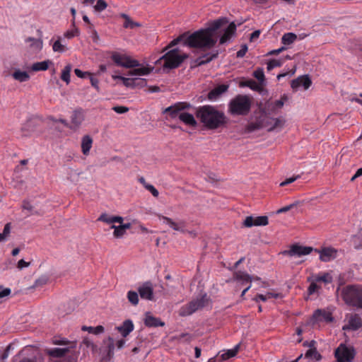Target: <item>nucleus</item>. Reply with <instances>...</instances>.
I'll return each instance as SVG.
<instances>
[{"label": "nucleus", "mask_w": 362, "mask_h": 362, "mask_svg": "<svg viewBox=\"0 0 362 362\" xmlns=\"http://www.w3.org/2000/svg\"><path fill=\"white\" fill-rule=\"evenodd\" d=\"M134 324L131 320H124L120 326L116 327L122 337H127L134 329Z\"/></svg>", "instance_id": "5701e85b"}, {"label": "nucleus", "mask_w": 362, "mask_h": 362, "mask_svg": "<svg viewBox=\"0 0 362 362\" xmlns=\"http://www.w3.org/2000/svg\"><path fill=\"white\" fill-rule=\"evenodd\" d=\"M159 220L163 221V223L168 225L170 228L175 231H179L185 233L186 221L185 220H179L176 221L169 217L160 215Z\"/></svg>", "instance_id": "9b49d317"}, {"label": "nucleus", "mask_w": 362, "mask_h": 362, "mask_svg": "<svg viewBox=\"0 0 362 362\" xmlns=\"http://www.w3.org/2000/svg\"><path fill=\"white\" fill-rule=\"evenodd\" d=\"M228 23L227 18H220L209 23L208 27L200 29L187 36L186 34L180 35L172 40L163 49V52L175 46L183 41V45L189 47L198 48L202 50L209 49L214 47L219 37V44L224 45L231 40L235 35L237 26L234 22Z\"/></svg>", "instance_id": "f257e3e1"}, {"label": "nucleus", "mask_w": 362, "mask_h": 362, "mask_svg": "<svg viewBox=\"0 0 362 362\" xmlns=\"http://www.w3.org/2000/svg\"><path fill=\"white\" fill-rule=\"evenodd\" d=\"M53 344H56V345L70 344V346L69 347V348H70V349H74L76 346V341L70 342L69 340H67L66 339H55V340L53 341Z\"/></svg>", "instance_id": "49530a36"}, {"label": "nucleus", "mask_w": 362, "mask_h": 362, "mask_svg": "<svg viewBox=\"0 0 362 362\" xmlns=\"http://www.w3.org/2000/svg\"><path fill=\"white\" fill-rule=\"evenodd\" d=\"M252 100L247 95H238L229 102L228 113L232 116H245L251 109Z\"/></svg>", "instance_id": "7ed1b4c3"}, {"label": "nucleus", "mask_w": 362, "mask_h": 362, "mask_svg": "<svg viewBox=\"0 0 362 362\" xmlns=\"http://www.w3.org/2000/svg\"><path fill=\"white\" fill-rule=\"evenodd\" d=\"M288 97L286 94H284L279 100L274 103H268L266 106L268 113H275L277 110L283 107L285 102L288 101Z\"/></svg>", "instance_id": "6ab92c4d"}, {"label": "nucleus", "mask_w": 362, "mask_h": 362, "mask_svg": "<svg viewBox=\"0 0 362 362\" xmlns=\"http://www.w3.org/2000/svg\"><path fill=\"white\" fill-rule=\"evenodd\" d=\"M341 296L346 304L362 309V286L348 285L341 289Z\"/></svg>", "instance_id": "20e7f679"}, {"label": "nucleus", "mask_w": 362, "mask_h": 362, "mask_svg": "<svg viewBox=\"0 0 362 362\" xmlns=\"http://www.w3.org/2000/svg\"><path fill=\"white\" fill-rule=\"evenodd\" d=\"M247 51V46L246 45H243L241 46L240 49L237 52V54H236L237 57H238V58L243 57L245 55Z\"/></svg>", "instance_id": "0e129e2a"}, {"label": "nucleus", "mask_w": 362, "mask_h": 362, "mask_svg": "<svg viewBox=\"0 0 362 362\" xmlns=\"http://www.w3.org/2000/svg\"><path fill=\"white\" fill-rule=\"evenodd\" d=\"M90 76V83H91L92 86H93L96 89L97 91H100L98 79L93 77L91 74H90V76Z\"/></svg>", "instance_id": "680f3d73"}, {"label": "nucleus", "mask_w": 362, "mask_h": 362, "mask_svg": "<svg viewBox=\"0 0 362 362\" xmlns=\"http://www.w3.org/2000/svg\"><path fill=\"white\" fill-rule=\"evenodd\" d=\"M297 39V35L293 33H285L281 37V42L284 45H289Z\"/></svg>", "instance_id": "4c0bfd02"}, {"label": "nucleus", "mask_w": 362, "mask_h": 362, "mask_svg": "<svg viewBox=\"0 0 362 362\" xmlns=\"http://www.w3.org/2000/svg\"><path fill=\"white\" fill-rule=\"evenodd\" d=\"M281 66V62L277 59H272L267 63V70L271 71L275 67H279Z\"/></svg>", "instance_id": "864d4df0"}, {"label": "nucleus", "mask_w": 362, "mask_h": 362, "mask_svg": "<svg viewBox=\"0 0 362 362\" xmlns=\"http://www.w3.org/2000/svg\"><path fill=\"white\" fill-rule=\"evenodd\" d=\"M123 84L127 88H143L146 86L147 82L145 78H123Z\"/></svg>", "instance_id": "f3484780"}, {"label": "nucleus", "mask_w": 362, "mask_h": 362, "mask_svg": "<svg viewBox=\"0 0 362 362\" xmlns=\"http://www.w3.org/2000/svg\"><path fill=\"white\" fill-rule=\"evenodd\" d=\"M70 351V348H54L46 349L45 353L54 358H61Z\"/></svg>", "instance_id": "a878e982"}, {"label": "nucleus", "mask_w": 362, "mask_h": 362, "mask_svg": "<svg viewBox=\"0 0 362 362\" xmlns=\"http://www.w3.org/2000/svg\"><path fill=\"white\" fill-rule=\"evenodd\" d=\"M81 329L83 331H88L89 333H92L94 334H99L103 332H104V327L102 325H98L95 327H88V326H83Z\"/></svg>", "instance_id": "a19ab883"}, {"label": "nucleus", "mask_w": 362, "mask_h": 362, "mask_svg": "<svg viewBox=\"0 0 362 362\" xmlns=\"http://www.w3.org/2000/svg\"><path fill=\"white\" fill-rule=\"evenodd\" d=\"M337 362H352L356 356V351L353 346H348L341 344L334 351Z\"/></svg>", "instance_id": "0eeeda50"}, {"label": "nucleus", "mask_w": 362, "mask_h": 362, "mask_svg": "<svg viewBox=\"0 0 362 362\" xmlns=\"http://www.w3.org/2000/svg\"><path fill=\"white\" fill-rule=\"evenodd\" d=\"M262 121L266 122L267 126H264L268 132H273L275 130H281L285 125L286 119L283 117H269L267 116H262Z\"/></svg>", "instance_id": "9d476101"}, {"label": "nucleus", "mask_w": 362, "mask_h": 362, "mask_svg": "<svg viewBox=\"0 0 362 362\" xmlns=\"http://www.w3.org/2000/svg\"><path fill=\"white\" fill-rule=\"evenodd\" d=\"M83 115L81 110H74L71 116L70 129H76L78 128L83 121Z\"/></svg>", "instance_id": "4be33fe9"}, {"label": "nucleus", "mask_w": 362, "mask_h": 362, "mask_svg": "<svg viewBox=\"0 0 362 362\" xmlns=\"http://www.w3.org/2000/svg\"><path fill=\"white\" fill-rule=\"evenodd\" d=\"M348 329L356 330L362 326V320L361 317L357 315H351L349 318Z\"/></svg>", "instance_id": "bb28decb"}, {"label": "nucleus", "mask_w": 362, "mask_h": 362, "mask_svg": "<svg viewBox=\"0 0 362 362\" xmlns=\"http://www.w3.org/2000/svg\"><path fill=\"white\" fill-rule=\"evenodd\" d=\"M267 122L262 121V116L258 117L256 121L249 123L245 128V133H251L257 130L264 129L267 126Z\"/></svg>", "instance_id": "aec40b11"}, {"label": "nucleus", "mask_w": 362, "mask_h": 362, "mask_svg": "<svg viewBox=\"0 0 362 362\" xmlns=\"http://www.w3.org/2000/svg\"><path fill=\"white\" fill-rule=\"evenodd\" d=\"M78 35V30L77 28L74 29V30H68L64 33V37L71 39L74 37V36H76Z\"/></svg>", "instance_id": "e2e57ef3"}, {"label": "nucleus", "mask_w": 362, "mask_h": 362, "mask_svg": "<svg viewBox=\"0 0 362 362\" xmlns=\"http://www.w3.org/2000/svg\"><path fill=\"white\" fill-rule=\"evenodd\" d=\"M91 37L95 43H98L100 41V37L98 32L93 28V25H90Z\"/></svg>", "instance_id": "4d7b16f0"}, {"label": "nucleus", "mask_w": 362, "mask_h": 362, "mask_svg": "<svg viewBox=\"0 0 362 362\" xmlns=\"http://www.w3.org/2000/svg\"><path fill=\"white\" fill-rule=\"evenodd\" d=\"M139 293L135 291H129L127 294L129 303L133 306H136L139 304Z\"/></svg>", "instance_id": "f704fd0d"}, {"label": "nucleus", "mask_w": 362, "mask_h": 362, "mask_svg": "<svg viewBox=\"0 0 362 362\" xmlns=\"http://www.w3.org/2000/svg\"><path fill=\"white\" fill-rule=\"evenodd\" d=\"M120 16L124 19V23L123 24L124 28L134 29L135 28L141 27V25L138 23L134 21L127 14L121 13Z\"/></svg>", "instance_id": "2f4dec72"}, {"label": "nucleus", "mask_w": 362, "mask_h": 362, "mask_svg": "<svg viewBox=\"0 0 362 362\" xmlns=\"http://www.w3.org/2000/svg\"><path fill=\"white\" fill-rule=\"evenodd\" d=\"M196 117L207 129H217L228 124L225 113L215 106L203 105L196 111Z\"/></svg>", "instance_id": "f03ea898"}, {"label": "nucleus", "mask_w": 362, "mask_h": 362, "mask_svg": "<svg viewBox=\"0 0 362 362\" xmlns=\"http://www.w3.org/2000/svg\"><path fill=\"white\" fill-rule=\"evenodd\" d=\"M112 110L118 114L126 113L129 111V108L125 106H114Z\"/></svg>", "instance_id": "13d9d810"}, {"label": "nucleus", "mask_w": 362, "mask_h": 362, "mask_svg": "<svg viewBox=\"0 0 362 362\" xmlns=\"http://www.w3.org/2000/svg\"><path fill=\"white\" fill-rule=\"evenodd\" d=\"M71 70V66L70 64H67L64 69L62 70L61 78L62 81H65L66 84L70 83V72Z\"/></svg>", "instance_id": "79ce46f5"}, {"label": "nucleus", "mask_w": 362, "mask_h": 362, "mask_svg": "<svg viewBox=\"0 0 362 362\" xmlns=\"http://www.w3.org/2000/svg\"><path fill=\"white\" fill-rule=\"evenodd\" d=\"M93 139L89 135H85L81 139V151L83 155L87 156L89 154L90 150L92 147Z\"/></svg>", "instance_id": "cd10ccee"}, {"label": "nucleus", "mask_w": 362, "mask_h": 362, "mask_svg": "<svg viewBox=\"0 0 362 362\" xmlns=\"http://www.w3.org/2000/svg\"><path fill=\"white\" fill-rule=\"evenodd\" d=\"M147 190H148L153 197H158L159 195L158 191L152 185H146L145 187Z\"/></svg>", "instance_id": "052dcab7"}, {"label": "nucleus", "mask_w": 362, "mask_h": 362, "mask_svg": "<svg viewBox=\"0 0 362 362\" xmlns=\"http://www.w3.org/2000/svg\"><path fill=\"white\" fill-rule=\"evenodd\" d=\"M144 325L148 327H163L165 322L161 321L160 318L153 316L150 313L145 314Z\"/></svg>", "instance_id": "412c9836"}, {"label": "nucleus", "mask_w": 362, "mask_h": 362, "mask_svg": "<svg viewBox=\"0 0 362 362\" xmlns=\"http://www.w3.org/2000/svg\"><path fill=\"white\" fill-rule=\"evenodd\" d=\"M49 281V276L46 274H43L40 276L38 279H37L34 283V284L30 287V288H35L38 287H42L44 285L47 284Z\"/></svg>", "instance_id": "58836bf2"}, {"label": "nucleus", "mask_w": 362, "mask_h": 362, "mask_svg": "<svg viewBox=\"0 0 362 362\" xmlns=\"http://www.w3.org/2000/svg\"><path fill=\"white\" fill-rule=\"evenodd\" d=\"M138 293L142 299L153 300V286L151 281H145L138 287Z\"/></svg>", "instance_id": "f8f14e48"}, {"label": "nucleus", "mask_w": 362, "mask_h": 362, "mask_svg": "<svg viewBox=\"0 0 362 362\" xmlns=\"http://www.w3.org/2000/svg\"><path fill=\"white\" fill-rule=\"evenodd\" d=\"M229 86L226 84H221L216 86L209 93V99L211 100H216L221 94L226 92Z\"/></svg>", "instance_id": "b1692460"}, {"label": "nucleus", "mask_w": 362, "mask_h": 362, "mask_svg": "<svg viewBox=\"0 0 362 362\" xmlns=\"http://www.w3.org/2000/svg\"><path fill=\"white\" fill-rule=\"evenodd\" d=\"M269 223V219L267 216H260L254 217L249 216L243 221V226L246 228L252 226H265Z\"/></svg>", "instance_id": "ddd939ff"}, {"label": "nucleus", "mask_w": 362, "mask_h": 362, "mask_svg": "<svg viewBox=\"0 0 362 362\" xmlns=\"http://www.w3.org/2000/svg\"><path fill=\"white\" fill-rule=\"evenodd\" d=\"M281 296V294L279 293H273V292H267L266 294H257L253 300L256 302H258L259 300L262 301H266L268 299H270L272 298H278Z\"/></svg>", "instance_id": "72a5a7b5"}, {"label": "nucleus", "mask_w": 362, "mask_h": 362, "mask_svg": "<svg viewBox=\"0 0 362 362\" xmlns=\"http://www.w3.org/2000/svg\"><path fill=\"white\" fill-rule=\"evenodd\" d=\"M209 299L206 294L192 300L187 305L183 306L180 310V315L181 316H187L194 313L197 310L208 305Z\"/></svg>", "instance_id": "423d86ee"}, {"label": "nucleus", "mask_w": 362, "mask_h": 362, "mask_svg": "<svg viewBox=\"0 0 362 362\" xmlns=\"http://www.w3.org/2000/svg\"><path fill=\"white\" fill-rule=\"evenodd\" d=\"M25 42H30V47L34 50L40 51L42 48V41L40 39L30 37L25 39Z\"/></svg>", "instance_id": "c9c22d12"}, {"label": "nucleus", "mask_w": 362, "mask_h": 362, "mask_svg": "<svg viewBox=\"0 0 362 362\" xmlns=\"http://www.w3.org/2000/svg\"><path fill=\"white\" fill-rule=\"evenodd\" d=\"M239 349V345H237L234 349L228 350L227 352L221 355V358L223 360H227L230 358H232L236 355Z\"/></svg>", "instance_id": "a18cd8bd"}, {"label": "nucleus", "mask_w": 362, "mask_h": 362, "mask_svg": "<svg viewBox=\"0 0 362 362\" xmlns=\"http://www.w3.org/2000/svg\"><path fill=\"white\" fill-rule=\"evenodd\" d=\"M12 77L18 82L23 83L29 81L30 75L27 71H21L20 69H16L12 74Z\"/></svg>", "instance_id": "7c9ffc66"}, {"label": "nucleus", "mask_w": 362, "mask_h": 362, "mask_svg": "<svg viewBox=\"0 0 362 362\" xmlns=\"http://www.w3.org/2000/svg\"><path fill=\"white\" fill-rule=\"evenodd\" d=\"M305 356L306 358H314L316 361H320L322 358V356L320 355V353H318V351H317V349L315 347L310 348V349H308L306 351Z\"/></svg>", "instance_id": "c03bdc74"}, {"label": "nucleus", "mask_w": 362, "mask_h": 362, "mask_svg": "<svg viewBox=\"0 0 362 362\" xmlns=\"http://www.w3.org/2000/svg\"><path fill=\"white\" fill-rule=\"evenodd\" d=\"M52 49L54 52L62 53L66 50L65 45H63L61 42V39L59 37L58 40H56L52 45Z\"/></svg>", "instance_id": "37998d69"}, {"label": "nucleus", "mask_w": 362, "mask_h": 362, "mask_svg": "<svg viewBox=\"0 0 362 362\" xmlns=\"http://www.w3.org/2000/svg\"><path fill=\"white\" fill-rule=\"evenodd\" d=\"M189 55L187 54H180L178 48H174L168 51L165 54L160 57L156 64L164 61L163 64V69H174L179 67L185 59H187Z\"/></svg>", "instance_id": "39448f33"}, {"label": "nucleus", "mask_w": 362, "mask_h": 362, "mask_svg": "<svg viewBox=\"0 0 362 362\" xmlns=\"http://www.w3.org/2000/svg\"><path fill=\"white\" fill-rule=\"evenodd\" d=\"M51 62L49 60L36 62L32 65L31 69L34 71H46L49 68V64Z\"/></svg>", "instance_id": "e433bc0d"}, {"label": "nucleus", "mask_w": 362, "mask_h": 362, "mask_svg": "<svg viewBox=\"0 0 362 362\" xmlns=\"http://www.w3.org/2000/svg\"><path fill=\"white\" fill-rule=\"evenodd\" d=\"M299 177H300L299 175H297L295 177L287 178L286 180H284V182L280 183V186L284 187L288 184H291V183L293 182L294 181H296Z\"/></svg>", "instance_id": "338daca9"}, {"label": "nucleus", "mask_w": 362, "mask_h": 362, "mask_svg": "<svg viewBox=\"0 0 362 362\" xmlns=\"http://www.w3.org/2000/svg\"><path fill=\"white\" fill-rule=\"evenodd\" d=\"M74 73L78 78H83L86 77V76H90V72L82 71L81 70H80L78 69H76L74 70Z\"/></svg>", "instance_id": "69168bd1"}, {"label": "nucleus", "mask_w": 362, "mask_h": 362, "mask_svg": "<svg viewBox=\"0 0 362 362\" xmlns=\"http://www.w3.org/2000/svg\"><path fill=\"white\" fill-rule=\"evenodd\" d=\"M111 59L117 66L127 69L138 67L140 66L139 61L133 59L126 54H121L117 52L112 53Z\"/></svg>", "instance_id": "6e6552de"}, {"label": "nucleus", "mask_w": 362, "mask_h": 362, "mask_svg": "<svg viewBox=\"0 0 362 362\" xmlns=\"http://www.w3.org/2000/svg\"><path fill=\"white\" fill-rule=\"evenodd\" d=\"M153 66L134 67V69L128 71L127 75L133 76H146L151 74L153 70Z\"/></svg>", "instance_id": "393cba45"}, {"label": "nucleus", "mask_w": 362, "mask_h": 362, "mask_svg": "<svg viewBox=\"0 0 362 362\" xmlns=\"http://www.w3.org/2000/svg\"><path fill=\"white\" fill-rule=\"evenodd\" d=\"M319 288V286L316 283H311L308 287V292L309 295L313 294L317 289Z\"/></svg>", "instance_id": "774afa93"}, {"label": "nucleus", "mask_w": 362, "mask_h": 362, "mask_svg": "<svg viewBox=\"0 0 362 362\" xmlns=\"http://www.w3.org/2000/svg\"><path fill=\"white\" fill-rule=\"evenodd\" d=\"M311 84L312 81L310 77L308 75H304L293 80L291 81V86L294 90L298 88L300 86H303L305 90H307L309 88Z\"/></svg>", "instance_id": "dca6fc26"}, {"label": "nucleus", "mask_w": 362, "mask_h": 362, "mask_svg": "<svg viewBox=\"0 0 362 362\" xmlns=\"http://www.w3.org/2000/svg\"><path fill=\"white\" fill-rule=\"evenodd\" d=\"M107 6V4L105 0H98L94 8L96 11L101 12L104 11Z\"/></svg>", "instance_id": "8fccbe9b"}, {"label": "nucleus", "mask_w": 362, "mask_h": 362, "mask_svg": "<svg viewBox=\"0 0 362 362\" xmlns=\"http://www.w3.org/2000/svg\"><path fill=\"white\" fill-rule=\"evenodd\" d=\"M313 250L314 249L312 247L294 244L291 245L289 250H284L281 253L284 255H288L290 257H301L310 254Z\"/></svg>", "instance_id": "1a4fd4ad"}, {"label": "nucleus", "mask_w": 362, "mask_h": 362, "mask_svg": "<svg viewBox=\"0 0 362 362\" xmlns=\"http://www.w3.org/2000/svg\"><path fill=\"white\" fill-rule=\"evenodd\" d=\"M104 342L107 343V356L109 359H111L114 356V349H115L114 339L112 337H109L107 338V341H105Z\"/></svg>", "instance_id": "ea45409f"}, {"label": "nucleus", "mask_w": 362, "mask_h": 362, "mask_svg": "<svg viewBox=\"0 0 362 362\" xmlns=\"http://www.w3.org/2000/svg\"><path fill=\"white\" fill-rule=\"evenodd\" d=\"M315 251L320 254V259L322 262H329L337 257V250L329 247H323L321 250L315 249Z\"/></svg>", "instance_id": "2eb2a0df"}, {"label": "nucleus", "mask_w": 362, "mask_h": 362, "mask_svg": "<svg viewBox=\"0 0 362 362\" xmlns=\"http://www.w3.org/2000/svg\"><path fill=\"white\" fill-rule=\"evenodd\" d=\"M218 55V52L216 51L213 53H208L199 57L193 61L192 67L199 66L206 64L209 63L214 59H216Z\"/></svg>", "instance_id": "a211bd4d"}, {"label": "nucleus", "mask_w": 362, "mask_h": 362, "mask_svg": "<svg viewBox=\"0 0 362 362\" xmlns=\"http://www.w3.org/2000/svg\"><path fill=\"white\" fill-rule=\"evenodd\" d=\"M313 317L319 321L325 320L326 322H332L333 320L330 313L321 310H317L313 314Z\"/></svg>", "instance_id": "c756f323"}, {"label": "nucleus", "mask_w": 362, "mask_h": 362, "mask_svg": "<svg viewBox=\"0 0 362 362\" xmlns=\"http://www.w3.org/2000/svg\"><path fill=\"white\" fill-rule=\"evenodd\" d=\"M242 86L250 87L252 90H258L259 88V85L253 80L247 81L242 83Z\"/></svg>", "instance_id": "6e6d98bb"}, {"label": "nucleus", "mask_w": 362, "mask_h": 362, "mask_svg": "<svg viewBox=\"0 0 362 362\" xmlns=\"http://www.w3.org/2000/svg\"><path fill=\"white\" fill-rule=\"evenodd\" d=\"M316 281H323L325 283H329L332 281V277L328 274H325L322 276L317 277Z\"/></svg>", "instance_id": "bf43d9fd"}, {"label": "nucleus", "mask_w": 362, "mask_h": 362, "mask_svg": "<svg viewBox=\"0 0 362 362\" xmlns=\"http://www.w3.org/2000/svg\"><path fill=\"white\" fill-rule=\"evenodd\" d=\"M253 75L260 83L264 81V74L262 68L257 69L254 71Z\"/></svg>", "instance_id": "3c124183"}, {"label": "nucleus", "mask_w": 362, "mask_h": 362, "mask_svg": "<svg viewBox=\"0 0 362 362\" xmlns=\"http://www.w3.org/2000/svg\"><path fill=\"white\" fill-rule=\"evenodd\" d=\"M81 345L86 346L87 348H90L93 352L98 349L97 346L88 338H84L82 341Z\"/></svg>", "instance_id": "09e8293b"}, {"label": "nucleus", "mask_w": 362, "mask_h": 362, "mask_svg": "<svg viewBox=\"0 0 362 362\" xmlns=\"http://www.w3.org/2000/svg\"><path fill=\"white\" fill-rule=\"evenodd\" d=\"M110 228L114 229L113 235L116 238H120L126 233L120 226L112 225Z\"/></svg>", "instance_id": "de8ad7c7"}, {"label": "nucleus", "mask_w": 362, "mask_h": 362, "mask_svg": "<svg viewBox=\"0 0 362 362\" xmlns=\"http://www.w3.org/2000/svg\"><path fill=\"white\" fill-rule=\"evenodd\" d=\"M190 105L187 103H177L173 105H171L163 110V113H169L171 118L179 117V115L182 110L188 109Z\"/></svg>", "instance_id": "4468645a"}, {"label": "nucleus", "mask_w": 362, "mask_h": 362, "mask_svg": "<svg viewBox=\"0 0 362 362\" xmlns=\"http://www.w3.org/2000/svg\"><path fill=\"white\" fill-rule=\"evenodd\" d=\"M235 279L238 281H242L243 283L244 282H251L252 279L255 280H259L260 279L259 277H255L253 279L250 275H249L247 273H245L241 271L236 272L235 273Z\"/></svg>", "instance_id": "473e14b6"}, {"label": "nucleus", "mask_w": 362, "mask_h": 362, "mask_svg": "<svg viewBox=\"0 0 362 362\" xmlns=\"http://www.w3.org/2000/svg\"><path fill=\"white\" fill-rule=\"evenodd\" d=\"M179 119L185 124L190 127H196L197 124L194 116L188 112H181L179 115Z\"/></svg>", "instance_id": "c85d7f7f"}, {"label": "nucleus", "mask_w": 362, "mask_h": 362, "mask_svg": "<svg viewBox=\"0 0 362 362\" xmlns=\"http://www.w3.org/2000/svg\"><path fill=\"white\" fill-rule=\"evenodd\" d=\"M112 216H109L108 214L104 213L99 216L98 221H103L107 223H112Z\"/></svg>", "instance_id": "5fc2aeb1"}, {"label": "nucleus", "mask_w": 362, "mask_h": 362, "mask_svg": "<svg viewBox=\"0 0 362 362\" xmlns=\"http://www.w3.org/2000/svg\"><path fill=\"white\" fill-rule=\"evenodd\" d=\"M176 339L180 341V342H189L192 339V336L188 333H182L178 336L176 337Z\"/></svg>", "instance_id": "603ef678"}]
</instances>
